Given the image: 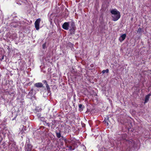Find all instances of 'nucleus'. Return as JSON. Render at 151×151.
Returning a JSON list of instances; mask_svg holds the SVG:
<instances>
[{"label": "nucleus", "instance_id": "obj_5", "mask_svg": "<svg viewBox=\"0 0 151 151\" xmlns=\"http://www.w3.org/2000/svg\"><path fill=\"white\" fill-rule=\"evenodd\" d=\"M33 146L30 144L28 143L26 145L25 150L26 151H32Z\"/></svg>", "mask_w": 151, "mask_h": 151}, {"label": "nucleus", "instance_id": "obj_27", "mask_svg": "<svg viewBox=\"0 0 151 151\" xmlns=\"http://www.w3.org/2000/svg\"><path fill=\"white\" fill-rule=\"evenodd\" d=\"M65 132H67V131H65Z\"/></svg>", "mask_w": 151, "mask_h": 151}, {"label": "nucleus", "instance_id": "obj_20", "mask_svg": "<svg viewBox=\"0 0 151 151\" xmlns=\"http://www.w3.org/2000/svg\"><path fill=\"white\" fill-rule=\"evenodd\" d=\"M32 84V82H29L27 84V85L28 86H30V85H31Z\"/></svg>", "mask_w": 151, "mask_h": 151}, {"label": "nucleus", "instance_id": "obj_16", "mask_svg": "<svg viewBox=\"0 0 151 151\" xmlns=\"http://www.w3.org/2000/svg\"><path fill=\"white\" fill-rule=\"evenodd\" d=\"M67 147H68L69 150H74L75 149V148H73L71 146H68Z\"/></svg>", "mask_w": 151, "mask_h": 151}, {"label": "nucleus", "instance_id": "obj_11", "mask_svg": "<svg viewBox=\"0 0 151 151\" xmlns=\"http://www.w3.org/2000/svg\"><path fill=\"white\" fill-rule=\"evenodd\" d=\"M151 95V93H149L147 95H146L145 97V101L144 103L145 104L147 102L150 98V96Z\"/></svg>", "mask_w": 151, "mask_h": 151}, {"label": "nucleus", "instance_id": "obj_22", "mask_svg": "<svg viewBox=\"0 0 151 151\" xmlns=\"http://www.w3.org/2000/svg\"><path fill=\"white\" fill-rule=\"evenodd\" d=\"M17 115H16L12 119V120H14V119H16V118L17 117Z\"/></svg>", "mask_w": 151, "mask_h": 151}, {"label": "nucleus", "instance_id": "obj_7", "mask_svg": "<svg viewBox=\"0 0 151 151\" xmlns=\"http://www.w3.org/2000/svg\"><path fill=\"white\" fill-rule=\"evenodd\" d=\"M42 82L45 84L47 88V91L48 93H50L51 91L50 90V89L46 81L45 80H43L42 81Z\"/></svg>", "mask_w": 151, "mask_h": 151}, {"label": "nucleus", "instance_id": "obj_3", "mask_svg": "<svg viewBox=\"0 0 151 151\" xmlns=\"http://www.w3.org/2000/svg\"><path fill=\"white\" fill-rule=\"evenodd\" d=\"M126 144L127 147V150H130L134 145V142L129 141H127Z\"/></svg>", "mask_w": 151, "mask_h": 151}, {"label": "nucleus", "instance_id": "obj_15", "mask_svg": "<svg viewBox=\"0 0 151 151\" xmlns=\"http://www.w3.org/2000/svg\"><path fill=\"white\" fill-rule=\"evenodd\" d=\"M109 72V70L108 69H106V70H103L102 71V73L103 74H104L105 72L106 73H108Z\"/></svg>", "mask_w": 151, "mask_h": 151}, {"label": "nucleus", "instance_id": "obj_19", "mask_svg": "<svg viewBox=\"0 0 151 151\" xmlns=\"http://www.w3.org/2000/svg\"><path fill=\"white\" fill-rule=\"evenodd\" d=\"M79 108L80 109H83V107H82V105L81 104H80L79 105Z\"/></svg>", "mask_w": 151, "mask_h": 151}, {"label": "nucleus", "instance_id": "obj_9", "mask_svg": "<svg viewBox=\"0 0 151 151\" xmlns=\"http://www.w3.org/2000/svg\"><path fill=\"white\" fill-rule=\"evenodd\" d=\"M126 36V35L125 34H124L122 35L120 37L119 40L121 42H122L125 39Z\"/></svg>", "mask_w": 151, "mask_h": 151}, {"label": "nucleus", "instance_id": "obj_8", "mask_svg": "<svg viewBox=\"0 0 151 151\" xmlns=\"http://www.w3.org/2000/svg\"><path fill=\"white\" fill-rule=\"evenodd\" d=\"M34 86L37 88H42L44 87L42 83L41 82L35 83L34 85Z\"/></svg>", "mask_w": 151, "mask_h": 151}, {"label": "nucleus", "instance_id": "obj_24", "mask_svg": "<svg viewBox=\"0 0 151 151\" xmlns=\"http://www.w3.org/2000/svg\"><path fill=\"white\" fill-rule=\"evenodd\" d=\"M70 127L68 125H67L66 126L65 128L68 129V127Z\"/></svg>", "mask_w": 151, "mask_h": 151}, {"label": "nucleus", "instance_id": "obj_12", "mask_svg": "<svg viewBox=\"0 0 151 151\" xmlns=\"http://www.w3.org/2000/svg\"><path fill=\"white\" fill-rule=\"evenodd\" d=\"M35 87H32L30 91L29 92V93L31 95H33L34 92H36V91L35 89Z\"/></svg>", "mask_w": 151, "mask_h": 151}, {"label": "nucleus", "instance_id": "obj_17", "mask_svg": "<svg viewBox=\"0 0 151 151\" xmlns=\"http://www.w3.org/2000/svg\"><path fill=\"white\" fill-rule=\"evenodd\" d=\"M68 46H69L70 47H73V46L74 45L73 44L71 43L70 42H68Z\"/></svg>", "mask_w": 151, "mask_h": 151}, {"label": "nucleus", "instance_id": "obj_18", "mask_svg": "<svg viewBox=\"0 0 151 151\" xmlns=\"http://www.w3.org/2000/svg\"><path fill=\"white\" fill-rule=\"evenodd\" d=\"M37 116L38 118H40L41 116V114L40 113H38L37 114Z\"/></svg>", "mask_w": 151, "mask_h": 151}, {"label": "nucleus", "instance_id": "obj_25", "mask_svg": "<svg viewBox=\"0 0 151 151\" xmlns=\"http://www.w3.org/2000/svg\"><path fill=\"white\" fill-rule=\"evenodd\" d=\"M47 124L48 126H50V124H49V123H47Z\"/></svg>", "mask_w": 151, "mask_h": 151}, {"label": "nucleus", "instance_id": "obj_1", "mask_svg": "<svg viewBox=\"0 0 151 151\" xmlns=\"http://www.w3.org/2000/svg\"><path fill=\"white\" fill-rule=\"evenodd\" d=\"M111 13L113 15L111 17L113 21H117L120 18L121 16L120 13L116 9L112 10L111 11Z\"/></svg>", "mask_w": 151, "mask_h": 151}, {"label": "nucleus", "instance_id": "obj_26", "mask_svg": "<svg viewBox=\"0 0 151 151\" xmlns=\"http://www.w3.org/2000/svg\"><path fill=\"white\" fill-rule=\"evenodd\" d=\"M70 130L69 129L68 131V132H69V130Z\"/></svg>", "mask_w": 151, "mask_h": 151}, {"label": "nucleus", "instance_id": "obj_2", "mask_svg": "<svg viewBox=\"0 0 151 151\" xmlns=\"http://www.w3.org/2000/svg\"><path fill=\"white\" fill-rule=\"evenodd\" d=\"M70 35L74 34L76 29V27L75 22L73 21H72L70 22Z\"/></svg>", "mask_w": 151, "mask_h": 151}, {"label": "nucleus", "instance_id": "obj_23", "mask_svg": "<svg viewBox=\"0 0 151 151\" xmlns=\"http://www.w3.org/2000/svg\"><path fill=\"white\" fill-rule=\"evenodd\" d=\"M4 55H3L2 57H1V60H3L4 59Z\"/></svg>", "mask_w": 151, "mask_h": 151}, {"label": "nucleus", "instance_id": "obj_10", "mask_svg": "<svg viewBox=\"0 0 151 151\" xmlns=\"http://www.w3.org/2000/svg\"><path fill=\"white\" fill-rule=\"evenodd\" d=\"M109 117L108 116H107L104 119V120L103 121V123L104 124H106L107 126H108L109 125L108 121H109Z\"/></svg>", "mask_w": 151, "mask_h": 151}, {"label": "nucleus", "instance_id": "obj_6", "mask_svg": "<svg viewBox=\"0 0 151 151\" xmlns=\"http://www.w3.org/2000/svg\"><path fill=\"white\" fill-rule=\"evenodd\" d=\"M69 26V22H65L63 24L62 27L63 29L67 30L68 29Z\"/></svg>", "mask_w": 151, "mask_h": 151}, {"label": "nucleus", "instance_id": "obj_13", "mask_svg": "<svg viewBox=\"0 0 151 151\" xmlns=\"http://www.w3.org/2000/svg\"><path fill=\"white\" fill-rule=\"evenodd\" d=\"M142 29L140 27H139L137 31V33L139 34H142Z\"/></svg>", "mask_w": 151, "mask_h": 151}, {"label": "nucleus", "instance_id": "obj_4", "mask_svg": "<svg viewBox=\"0 0 151 151\" xmlns=\"http://www.w3.org/2000/svg\"><path fill=\"white\" fill-rule=\"evenodd\" d=\"M41 21V19L40 18H38L36 19L35 22V27L37 30L39 29L40 24Z\"/></svg>", "mask_w": 151, "mask_h": 151}, {"label": "nucleus", "instance_id": "obj_14", "mask_svg": "<svg viewBox=\"0 0 151 151\" xmlns=\"http://www.w3.org/2000/svg\"><path fill=\"white\" fill-rule=\"evenodd\" d=\"M55 133L56 136L58 138H60L61 137V133L60 132H56Z\"/></svg>", "mask_w": 151, "mask_h": 151}, {"label": "nucleus", "instance_id": "obj_21", "mask_svg": "<svg viewBox=\"0 0 151 151\" xmlns=\"http://www.w3.org/2000/svg\"><path fill=\"white\" fill-rule=\"evenodd\" d=\"M45 46V44H43L42 45L43 48H44Z\"/></svg>", "mask_w": 151, "mask_h": 151}]
</instances>
